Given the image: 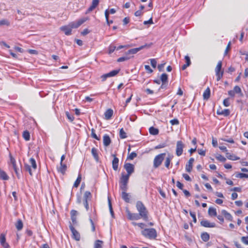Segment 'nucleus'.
Returning <instances> with one entry per match:
<instances>
[{
  "label": "nucleus",
  "mask_w": 248,
  "mask_h": 248,
  "mask_svg": "<svg viewBox=\"0 0 248 248\" xmlns=\"http://www.w3.org/2000/svg\"><path fill=\"white\" fill-rule=\"evenodd\" d=\"M190 215L193 218V221L196 223L197 222L196 214L194 212H190Z\"/></svg>",
  "instance_id": "e2e57ef3"
},
{
  "label": "nucleus",
  "mask_w": 248,
  "mask_h": 248,
  "mask_svg": "<svg viewBox=\"0 0 248 248\" xmlns=\"http://www.w3.org/2000/svg\"><path fill=\"white\" fill-rule=\"evenodd\" d=\"M92 154L94 157V159L97 161L98 160V155L97 149L95 148H93L92 149Z\"/></svg>",
  "instance_id": "72a5a7b5"
},
{
  "label": "nucleus",
  "mask_w": 248,
  "mask_h": 248,
  "mask_svg": "<svg viewBox=\"0 0 248 248\" xmlns=\"http://www.w3.org/2000/svg\"><path fill=\"white\" fill-rule=\"evenodd\" d=\"M201 225L202 226L208 228H214L216 227V224L214 222H210L207 220H202L201 221Z\"/></svg>",
  "instance_id": "ddd939ff"
},
{
  "label": "nucleus",
  "mask_w": 248,
  "mask_h": 248,
  "mask_svg": "<svg viewBox=\"0 0 248 248\" xmlns=\"http://www.w3.org/2000/svg\"><path fill=\"white\" fill-rule=\"evenodd\" d=\"M136 208L142 218L145 221H147L148 220V211L141 202L138 201L137 202Z\"/></svg>",
  "instance_id": "f257e3e1"
},
{
  "label": "nucleus",
  "mask_w": 248,
  "mask_h": 248,
  "mask_svg": "<svg viewBox=\"0 0 248 248\" xmlns=\"http://www.w3.org/2000/svg\"><path fill=\"white\" fill-rule=\"evenodd\" d=\"M120 187L123 191L122 192L126 191L127 190V184H120Z\"/></svg>",
  "instance_id": "603ef678"
},
{
  "label": "nucleus",
  "mask_w": 248,
  "mask_h": 248,
  "mask_svg": "<svg viewBox=\"0 0 248 248\" xmlns=\"http://www.w3.org/2000/svg\"><path fill=\"white\" fill-rule=\"evenodd\" d=\"M216 158L221 161V162H225L226 160V159L225 157H224L223 156H222L221 155H218L216 156Z\"/></svg>",
  "instance_id": "3c124183"
},
{
  "label": "nucleus",
  "mask_w": 248,
  "mask_h": 248,
  "mask_svg": "<svg viewBox=\"0 0 248 248\" xmlns=\"http://www.w3.org/2000/svg\"><path fill=\"white\" fill-rule=\"evenodd\" d=\"M99 2V0H93L91 5L89 7V8L87 9L86 12V14L92 12L93 10H94L96 6L98 5Z\"/></svg>",
  "instance_id": "f8f14e48"
},
{
  "label": "nucleus",
  "mask_w": 248,
  "mask_h": 248,
  "mask_svg": "<svg viewBox=\"0 0 248 248\" xmlns=\"http://www.w3.org/2000/svg\"><path fill=\"white\" fill-rule=\"evenodd\" d=\"M0 178L4 180H7L9 179L6 172L2 170H0Z\"/></svg>",
  "instance_id": "7c9ffc66"
},
{
  "label": "nucleus",
  "mask_w": 248,
  "mask_h": 248,
  "mask_svg": "<svg viewBox=\"0 0 248 248\" xmlns=\"http://www.w3.org/2000/svg\"><path fill=\"white\" fill-rule=\"evenodd\" d=\"M116 49V47L113 45H110L108 47V53L111 54Z\"/></svg>",
  "instance_id": "864d4df0"
},
{
  "label": "nucleus",
  "mask_w": 248,
  "mask_h": 248,
  "mask_svg": "<svg viewBox=\"0 0 248 248\" xmlns=\"http://www.w3.org/2000/svg\"><path fill=\"white\" fill-rule=\"evenodd\" d=\"M194 161V159L193 158H190L188 160V163L186 166V170L187 172H190L191 171Z\"/></svg>",
  "instance_id": "dca6fc26"
},
{
  "label": "nucleus",
  "mask_w": 248,
  "mask_h": 248,
  "mask_svg": "<svg viewBox=\"0 0 248 248\" xmlns=\"http://www.w3.org/2000/svg\"><path fill=\"white\" fill-rule=\"evenodd\" d=\"M129 176L122 173L120 178V184H127L129 178Z\"/></svg>",
  "instance_id": "6ab92c4d"
},
{
  "label": "nucleus",
  "mask_w": 248,
  "mask_h": 248,
  "mask_svg": "<svg viewBox=\"0 0 248 248\" xmlns=\"http://www.w3.org/2000/svg\"><path fill=\"white\" fill-rule=\"evenodd\" d=\"M0 243L3 248H9V244L6 242L5 234L1 233L0 235Z\"/></svg>",
  "instance_id": "9d476101"
},
{
  "label": "nucleus",
  "mask_w": 248,
  "mask_h": 248,
  "mask_svg": "<svg viewBox=\"0 0 248 248\" xmlns=\"http://www.w3.org/2000/svg\"><path fill=\"white\" fill-rule=\"evenodd\" d=\"M10 25L9 21L7 19H2L0 20V26H9Z\"/></svg>",
  "instance_id": "473e14b6"
},
{
  "label": "nucleus",
  "mask_w": 248,
  "mask_h": 248,
  "mask_svg": "<svg viewBox=\"0 0 248 248\" xmlns=\"http://www.w3.org/2000/svg\"><path fill=\"white\" fill-rule=\"evenodd\" d=\"M86 20V19L85 18H82L77 22H72L69 24V26L70 27L71 29H74V28H78V27H79L81 25H82L84 22H85Z\"/></svg>",
  "instance_id": "1a4fd4ad"
},
{
  "label": "nucleus",
  "mask_w": 248,
  "mask_h": 248,
  "mask_svg": "<svg viewBox=\"0 0 248 248\" xmlns=\"http://www.w3.org/2000/svg\"><path fill=\"white\" fill-rule=\"evenodd\" d=\"M160 80L162 82L168 83V75L166 73H163L160 77Z\"/></svg>",
  "instance_id": "c9c22d12"
},
{
  "label": "nucleus",
  "mask_w": 248,
  "mask_h": 248,
  "mask_svg": "<svg viewBox=\"0 0 248 248\" xmlns=\"http://www.w3.org/2000/svg\"><path fill=\"white\" fill-rule=\"evenodd\" d=\"M60 29L61 31H63L66 35H69L71 34L72 29L69 25L62 26L60 28Z\"/></svg>",
  "instance_id": "f3484780"
},
{
  "label": "nucleus",
  "mask_w": 248,
  "mask_h": 248,
  "mask_svg": "<svg viewBox=\"0 0 248 248\" xmlns=\"http://www.w3.org/2000/svg\"><path fill=\"white\" fill-rule=\"evenodd\" d=\"M223 105L225 107H229L230 106V105L229 98H227L223 100Z\"/></svg>",
  "instance_id": "6e6d98bb"
},
{
  "label": "nucleus",
  "mask_w": 248,
  "mask_h": 248,
  "mask_svg": "<svg viewBox=\"0 0 248 248\" xmlns=\"http://www.w3.org/2000/svg\"><path fill=\"white\" fill-rule=\"evenodd\" d=\"M113 113V110L111 109H108L105 113V116L107 120H109L111 118Z\"/></svg>",
  "instance_id": "b1692460"
},
{
  "label": "nucleus",
  "mask_w": 248,
  "mask_h": 248,
  "mask_svg": "<svg viewBox=\"0 0 248 248\" xmlns=\"http://www.w3.org/2000/svg\"><path fill=\"white\" fill-rule=\"evenodd\" d=\"M25 169L26 171H28L31 175H32L31 169V166L27 164H25Z\"/></svg>",
  "instance_id": "8fccbe9b"
},
{
  "label": "nucleus",
  "mask_w": 248,
  "mask_h": 248,
  "mask_svg": "<svg viewBox=\"0 0 248 248\" xmlns=\"http://www.w3.org/2000/svg\"><path fill=\"white\" fill-rule=\"evenodd\" d=\"M165 155V153H162L155 156L153 162V166L155 168H157L160 166L164 159Z\"/></svg>",
  "instance_id": "7ed1b4c3"
},
{
  "label": "nucleus",
  "mask_w": 248,
  "mask_h": 248,
  "mask_svg": "<svg viewBox=\"0 0 248 248\" xmlns=\"http://www.w3.org/2000/svg\"><path fill=\"white\" fill-rule=\"evenodd\" d=\"M149 133L150 134L152 135H156L159 133V130L158 129L155 128L153 126L149 128Z\"/></svg>",
  "instance_id": "cd10ccee"
},
{
  "label": "nucleus",
  "mask_w": 248,
  "mask_h": 248,
  "mask_svg": "<svg viewBox=\"0 0 248 248\" xmlns=\"http://www.w3.org/2000/svg\"><path fill=\"white\" fill-rule=\"evenodd\" d=\"M145 46V45L141 46L138 47V48H134L131 49L129 50L126 52V55H128L129 56V55H131V54H136L138 52H139V51H140V50H141L142 49L144 48Z\"/></svg>",
  "instance_id": "2eb2a0df"
},
{
  "label": "nucleus",
  "mask_w": 248,
  "mask_h": 248,
  "mask_svg": "<svg viewBox=\"0 0 248 248\" xmlns=\"http://www.w3.org/2000/svg\"><path fill=\"white\" fill-rule=\"evenodd\" d=\"M30 162L32 168L34 170H36V168H37V165H36L35 160L33 158H31L30 159Z\"/></svg>",
  "instance_id": "ea45409f"
},
{
  "label": "nucleus",
  "mask_w": 248,
  "mask_h": 248,
  "mask_svg": "<svg viewBox=\"0 0 248 248\" xmlns=\"http://www.w3.org/2000/svg\"><path fill=\"white\" fill-rule=\"evenodd\" d=\"M112 156L113 157V159L112 162V168L114 170H117L118 168V164L119 160L118 158H117L115 155L112 154Z\"/></svg>",
  "instance_id": "4468645a"
},
{
  "label": "nucleus",
  "mask_w": 248,
  "mask_h": 248,
  "mask_svg": "<svg viewBox=\"0 0 248 248\" xmlns=\"http://www.w3.org/2000/svg\"><path fill=\"white\" fill-rule=\"evenodd\" d=\"M151 64L153 68H155L156 66V61L155 59H150Z\"/></svg>",
  "instance_id": "13d9d810"
},
{
  "label": "nucleus",
  "mask_w": 248,
  "mask_h": 248,
  "mask_svg": "<svg viewBox=\"0 0 248 248\" xmlns=\"http://www.w3.org/2000/svg\"><path fill=\"white\" fill-rule=\"evenodd\" d=\"M185 59L186 62V64L187 66H189L191 64L190 58L188 56H186Z\"/></svg>",
  "instance_id": "bf43d9fd"
},
{
  "label": "nucleus",
  "mask_w": 248,
  "mask_h": 248,
  "mask_svg": "<svg viewBox=\"0 0 248 248\" xmlns=\"http://www.w3.org/2000/svg\"><path fill=\"white\" fill-rule=\"evenodd\" d=\"M176 186L180 189L183 190L184 185L179 181H177Z\"/></svg>",
  "instance_id": "338daca9"
},
{
  "label": "nucleus",
  "mask_w": 248,
  "mask_h": 248,
  "mask_svg": "<svg viewBox=\"0 0 248 248\" xmlns=\"http://www.w3.org/2000/svg\"><path fill=\"white\" fill-rule=\"evenodd\" d=\"M65 115L67 119L70 121L73 122L74 120V117L72 114H71L68 111L65 112Z\"/></svg>",
  "instance_id": "79ce46f5"
},
{
  "label": "nucleus",
  "mask_w": 248,
  "mask_h": 248,
  "mask_svg": "<svg viewBox=\"0 0 248 248\" xmlns=\"http://www.w3.org/2000/svg\"><path fill=\"white\" fill-rule=\"evenodd\" d=\"M241 240L244 244L248 245V236H243Z\"/></svg>",
  "instance_id": "5fc2aeb1"
},
{
  "label": "nucleus",
  "mask_w": 248,
  "mask_h": 248,
  "mask_svg": "<svg viewBox=\"0 0 248 248\" xmlns=\"http://www.w3.org/2000/svg\"><path fill=\"white\" fill-rule=\"evenodd\" d=\"M119 72V70H114L108 73L110 77H112L116 76Z\"/></svg>",
  "instance_id": "de8ad7c7"
},
{
  "label": "nucleus",
  "mask_w": 248,
  "mask_h": 248,
  "mask_svg": "<svg viewBox=\"0 0 248 248\" xmlns=\"http://www.w3.org/2000/svg\"><path fill=\"white\" fill-rule=\"evenodd\" d=\"M137 154L135 152H132L127 157V159L133 160L135 157H137Z\"/></svg>",
  "instance_id": "09e8293b"
},
{
  "label": "nucleus",
  "mask_w": 248,
  "mask_h": 248,
  "mask_svg": "<svg viewBox=\"0 0 248 248\" xmlns=\"http://www.w3.org/2000/svg\"><path fill=\"white\" fill-rule=\"evenodd\" d=\"M127 172L126 175L130 176L134 172V165L130 163H125L124 166Z\"/></svg>",
  "instance_id": "0eeeda50"
},
{
  "label": "nucleus",
  "mask_w": 248,
  "mask_h": 248,
  "mask_svg": "<svg viewBox=\"0 0 248 248\" xmlns=\"http://www.w3.org/2000/svg\"><path fill=\"white\" fill-rule=\"evenodd\" d=\"M221 140L231 143H234V140L232 138H230L228 139H221Z\"/></svg>",
  "instance_id": "69168bd1"
},
{
  "label": "nucleus",
  "mask_w": 248,
  "mask_h": 248,
  "mask_svg": "<svg viewBox=\"0 0 248 248\" xmlns=\"http://www.w3.org/2000/svg\"><path fill=\"white\" fill-rule=\"evenodd\" d=\"M170 123L171 124V125H178L179 124V122L177 119H174L172 120H171L170 121Z\"/></svg>",
  "instance_id": "4d7b16f0"
},
{
  "label": "nucleus",
  "mask_w": 248,
  "mask_h": 248,
  "mask_svg": "<svg viewBox=\"0 0 248 248\" xmlns=\"http://www.w3.org/2000/svg\"><path fill=\"white\" fill-rule=\"evenodd\" d=\"M183 177L185 178V179L187 181H191V179L189 177V176L186 173H183Z\"/></svg>",
  "instance_id": "0e129e2a"
},
{
  "label": "nucleus",
  "mask_w": 248,
  "mask_h": 248,
  "mask_svg": "<svg viewBox=\"0 0 248 248\" xmlns=\"http://www.w3.org/2000/svg\"><path fill=\"white\" fill-rule=\"evenodd\" d=\"M221 67L222 62L221 61H219L215 69L216 75L217 77V81H219L222 77L223 75V71H221Z\"/></svg>",
  "instance_id": "20e7f679"
},
{
  "label": "nucleus",
  "mask_w": 248,
  "mask_h": 248,
  "mask_svg": "<svg viewBox=\"0 0 248 248\" xmlns=\"http://www.w3.org/2000/svg\"><path fill=\"white\" fill-rule=\"evenodd\" d=\"M226 157L228 159L232 160H237L240 159L239 157L236 156L235 155H231L229 153H227L226 154Z\"/></svg>",
  "instance_id": "c85d7f7f"
},
{
  "label": "nucleus",
  "mask_w": 248,
  "mask_h": 248,
  "mask_svg": "<svg viewBox=\"0 0 248 248\" xmlns=\"http://www.w3.org/2000/svg\"><path fill=\"white\" fill-rule=\"evenodd\" d=\"M99 2V0H93L91 5L89 7V8L87 9L86 12V14L92 12L93 10H94L96 6L98 5Z\"/></svg>",
  "instance_id": "9b49d317"
},
{
  "label": "nucleus",
  "mask_w": 248,
  "mask_h": 248,
  "mask_svg": "<svg viewBox=\"0 0 248 248\" xmlns=\"http://www.w3.org/2000/svg\"><path fill=\"white\" fill-rule=\"evenodd\" d=\"M133 57V56H130L128 55H126V53L125 54V55L124 56L120 57L117 59L118 62H124L127 60H129L131 58Z\"/></svg>",
  "instance_id": "c756f323"
},
{
  "label": "nucleus",
  "mask_w": 248,
  "mask_h": 248,
  "mask_svg": "<svg viewBox=\"0 0 248 248\" xmlns=\"http://www.w3.org/2000/svg\"><path fill=\"white\" fill-rule=\"evenodd\" d=\"M122 198L126 202H130V196L128 193H126V191L122 192Z\"/></svg>",
  "instance_id": "5701e85b"
},
{
  "label": "nucleus",
  "mask_w": 248,
  "mask_h": 248,
  "mask_svg": "<svg viewBox=\"0 0 248 248\" xmlns=\"http://www.w3.org/2000/svg\"><path fill=\"white\" fill-rule=\"evenodd\" d=\"M202 240L204 242H207L209 240L210 236L207 232H203L201 235Z\"/></svg>",
  "instance_id": "2f4dec72"
},
{
  "label": "nucleus",
  "mask_w": 248,
  "mask_h": 248,
  "mask_svg": "<svg viewBox=\"0 0 248 248\" xmlns=\"http://www.w3.org/2000/svg\"><path fill=\"white\" fill-rule=\"evenodd\" d=\"M102 243L103 242L101 240H96L94 244V248H102Z\"/></svg>",
  "instance_id": "c03bdc74"
},
{
  "label": "nucleus",
  "mask_w": 248,
  "mask_h": 248,
  "mask_svg": "<svg viewBox=\"0 0 248 248\" xmlns=\"http://www.w3.org/2000/svg\"><path fill=\"white\" fill-rule=\"evenodd\" d=\"M95 216V211H94L92 215H90L89 217V220L92 225V231L94 232L95 230V226L93 221V219Z\"/></svg>",
  "instance_id": "412c9836"
},
{
  "label": "nucleus",
  "mask_w": 248,
  "mask_h": 248,
  "mask_svg": "<svg viewBox=\"0 0 248 248\" xmlns=\"http://www.w3.org/2000/svg\"><path fill=\"white\" fill-rule=\"evenodd\" d=\"M210 96V90L209 88H207L203 93V98L204 100H208Z\"/></svg>",
  "instance_id": "393cba45"
},
{
  "label": "nucleus",
  "mask_w": 248,
  "mask_h": 248,
  "mask_svg": "<svg viewBox=\"0 0 248 248\" xmlns=\"http://www.w3.org/2000/svg\"><path fill=\"white\" fill-rule=\"evenodd\" d=\"M166 146V144L165 143H161L155 147V149H158L164 148Z\"/></svg>",
  "instance_id": "052dcab7"
},
{
  "label": "nucleus",
  "mask_w": 248,
  "mask_h": 248,
  "mask_svg": "<svg viewBox=\"0 0 248 248\" xmlns=\"http://www.w3.org/2000/svg\"><path fill=\"white\" fill-rule=\"evenodd\" d=\"M127 218L130 220H138L142 218L139 213H132L129 210H126Z\"/></svg>",
  "instance_id": "39448f33"
},
{
  "label": "nucleus",
  "mask_w": 248,
  "mask_h": 248,
  "mask_svg": "<svg viewBox=\"0 0 248 248\" xmlns=\"http://www.w3.org/2000/svg\"><path fill=\"white\" fill-rule=\"evenodd\" d=\"M141 234L146 238L155 239L157 236L156 230L154 228L145 229L141 231Z\"/></svg>",
  "instance_id": "f03ea898"
},
{
  "label": "nucleus",
  "mask_w": 248,
  "mask_h": 248,
  "mask_svg": "<svg viewBox=\"0 0 248 248\" xmlns=\"http://www.w3.org/2000/svg\"><path fill=\"white\" fill-rule=\"evenodd\" d=\"M66 165L63 164L62 163H60V167L58 169V171L63 174L66 170Z\"/></svg>",
  "instance_id": "a878e982"
},
{
  "label": "nucleus",
  "mask_w": 248,
  "mask_h": 248,
  "mask_svg": "<svg viewBox=\"0 0 248 248\" xmlns=\"http://www.w3.org/2000/svg\"><path fill=\"white\" fill-rule=\"evenodd\" d=\"M69 228L72 233V238L76 241H79L80 239V235L79 233L75 229L73 226L70 224Z\"/></svg>",
  "instance_id": "6e6552de"
},
{
  "label": "nucleus",
  "mask_w": 248,
  "mask_h": 248,
  "mask_svg": "<svg viewBox=\"0 0 248 248\" xmlns=\"http://www.w3.org/2000/svg\"><path fill=\"white\" fill-rule=\"evenodd\" d=\"M171 159V158L170 157H168L165 159V166L168 169L170 168V165Z\"/></svg>",
  "instance_id": "a19ab883"
},
{
  "label": "nucleus",
  "mask_w": 248,
  "mask_h": 248,
  "mask_svg": "<svg viewBox=\"0 0 248 248\" xmlns=\"http://www.w3.org/2000/svg\"><path fill=\"white\" fill-rule=\"evenodd\" d=\"M233 90L235 93L242 94L241 89L238 86H234Z\"/></svg>",
  "instance_id": "a18cd8bd"
},
{
  "label": "nucleus",
  "mask_w": 248,
  "mask_h": 248,
  "mask_svg": "<svg viewBox=\"0 0 248 248\" xmlns=\"http://www.w3.org/2000/svg\"><path fill=\"white\" fill-rule=\"evenodd\" d=\"M208 214L211 217L217 216V213L216 209L213 207H210L208 211Z\"/></svg>",
  "instance_id": "4be33fe9"
},
{
  "label": "nucleus",
  "mask_w": 248,
  "mask_h": 248,
  "mask_svg": "<svg viewBox=\"0 0 248 248\" xmlns=\"http://www.w3.org/2000/svg\"><path fill=\"white\" fill-rule=\"evenodd\" d=\"M70 214L71 217H76L78 214V212L75 210H72L70 212Z\"/></svg>",
  "instance_id": "774afa93"
},
{
  "label": "nucleus",
  "mask_w": 248,
  "mask_h": 248,
  "mask_svg": "<svg viewBox=\"0 0 248 248\" xmlns=\"http://www.w3.org/2000/svg\"><path fill=\"white\" fill-rule=\"evenodd\" d=\"M230 114V111L229 109H224L221 111L220 113H218V115H223L225 116H227Z\"/></svg>",
  "instance_id": "f704fd0d"
},
{
  "label": "nucleus",
  "mask_w": 248,
  "mask_h": 248,
  "mask_svg": "<svg viewBox=\"0 0 248 248\" xmlns=\"http://www.w3.org/2000/svg\"><path fill=\"white\" fill-rule=\"evenodd\" d=\"M94 131H94V130L93 129H92V133H91L92 137L94 139L97 140H99V138L96 135V134L95 133Z\"/></svg>",
  "instance_id": "680f3d73"
},
{
  "label": "nucleus",
  "mask_w": 248,
  "mask_h": 248,
  "mask_svg": "<svg viewBox=\"0 0 248 248\" xmlns=\"http://www.w3.org/2000/svg\"><path fill=\"white\" fill-rule=\"evenodd\" d=\"M16 227L18 231H20L23 228V224L21 219H18L15 224Z\"/></svg>",
  "instance_id": "bb28decb"
},
{
  "label": "nucleus",
  "mask_w": 248,
  "mask_h": 248,
  "mask_svg": "<svg viewBox=\"0 0 248 248\" xmlns=\"http://www.w3.org/2000/svg\"><path fill=\"white\" fill-rule=\"evenodd\" d=\"M120 137L122 139L127 137L126 133L124 132L123 128H121L120 130Z\"/></svg>",
  "instance_id": "37998d69"
},
{
  "label": "nucleus",
  "mask_w": 248,
  "mask_h": 248,
  "mask_svg": "<svg viewBox=\"0 0 248 248\" xmlns=\"http://www.w3.org/2000/svg\"><path fill=\"white\" fill-rule=\"evenodd\" d=\"M23 137L24 139L26 140H29L30 139V134L28 131H25L23 133Z\"/></svg>",
  "instance_id": "e433bc0d"
},
{
  "label": "nucleus",
  "mask_w": 248,
  "mask_h": 248,
  "mask_svg": "<svg viewBox=\"0 0 248 248\" xmlns=\"http://www.w3.org/2000/svg\"><path fill=\"white\" fill-rule=\"evenodd\" d=\"M111 142L110 137L106 134L103 136V144L105 146H108Z\"/></svg>",
  "instance_id": "aec40b11"
},
{
  "label": "nucleus",
  "mask_w": 248,
  "mask_h": 248,
  "mask_svg": "<svg viewBox=\"0 0 248 248\" xmlns=\"http://www.w3.org/2000/svg\"><path fill=\"white\" fill-rule=\"evenodd\" d=\"M91 198V193L90 191H87L84 193L83 198L84 200H90Z\"/></svg>",
  "instance_id": "58836bf2"
},
{
  "label": "nucleus",
  "mask_w": 248,
  "mask_h": 248,
  "mask_svg": "<svg viewBox=\"0 0 248 248\" xmlns=\"http://www.w3.org/2000/svg\"><path fill=\"white\" fill-rule=\"evenodd\" d=\"M81 180V175L79 174L77 180H76V181L75 182V183L74 184V186L77 187L79 186V185L80 183Z\"/></svg>",
  "instance_id": "4c0bfd02"
},
{
  "label": "nucleus",
  "mask_w": 248,
  "mask_h": 248,
  "mask_svg": "<svg viewBox=\"0 0 248 248\" xmlns=\"http://www.w3.org/2000/svg\"><path fill=\"white\" fill-rule=\"evenodd\" d=\"M221 214L224 216L226 219L232 221L233 219V217L232 216L228 213L226 210H222L221 211Z\"/></svg>",
  "instance_id": "a211bd4d"
},
{
  "label": "nucleus",
  "mask_w": 248,
  "mask_h": 248,
  "mask_svg": "<svg viewBox=\"0 0 248 248\" xmlns=\"http://www.w3.org/2000/svg\"><path fill=\"white\" fill-rule=\"evenodd\" d=\"M236 177L237 178H248V174L243 173H238L236 175Z\"/></svg>",
  "instance_id": "49530a36"
},
{
  "label": "nucleus",
  "mask_w": 248,
  "mask_h": 248,
  "mask_svg": "<svg viewBox=\"0 0 248 248\" xmlns=\"http://www.w3.org/2000/svg\"><path fill=\"white\" fill-rule=\"evenodd\" d=\"M185 147V144L183 142L179 140L176 143V154L178 156L181 155L183 152V149Z\"/></svg>",
  "instance_id": "423d86ee"
}]
</instances>
